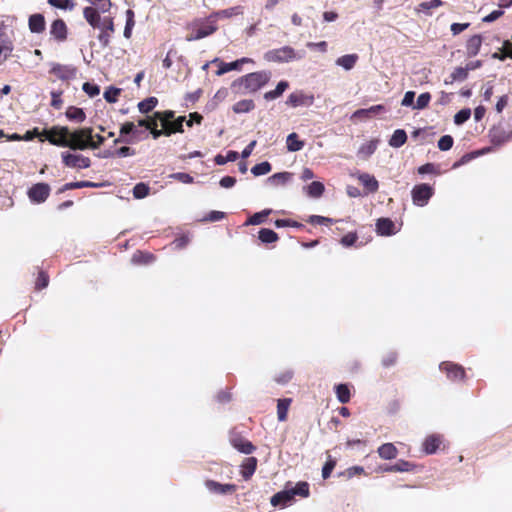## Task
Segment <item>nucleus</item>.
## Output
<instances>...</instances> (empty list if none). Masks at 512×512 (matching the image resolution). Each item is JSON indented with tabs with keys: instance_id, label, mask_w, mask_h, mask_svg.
Wrapping results in <instances>:
<instances>
[{
	"instance_id": "nucleus-1",
	"label": "nucleus",
	"mask_w": 512,
	"mask_h": 512,
	"mask_svg": "<svg viewBox=\"0 0 512 512\" xmlns=\"http://www.w3.org/2000/svg\"><path fill=\"white\" fill-rule=\"evenodd\" d=\"M271 78L270 71H257L246 74L233 82V87H239L243 92L255 93L264 87Z\"/></svg>"
},
{
	"instance_id": "nucleus-2",
	"label": "nucleus",
	"mask_w": 512,
	"mask_h": 512,
	"mask_svg": "<svg viewBox=\"0 0 512 512\" xmlns=\"http://www.w3.org/2000/svg\"><path fill=\"white\" fill-rule=\"evenodd\" d=\"M175 113L172 110H166L163 112H155V117L159 119L161 126L164 127L166 136H170L174 133H182L183 123L185 122V116H179L174 119Z\"/></svg>"
},
{
	"instance_id": "nucleus-3",
	"label": "nucleus",
	"mask_w": 512,
	"mask_h": 512,
	"mask_svg": "<svg viewBox=\"0 0 512 512\" xmlns=\"http://www.w3.org/2000/svg\"><path fill=\"white\" fill-rule=\"evenodd\" d=\"M92 127H84L80 129H76L74 131H70L69 136L67 137L66 147L71 150H86L89 149V142L92 140Z\"/></svg>"
},
{
	"instance_id": "nucleus-4",
	"label": "nucleus",
	"mask_w": 512,
	"mask_h": 512,
	"mask_svg": "<svg viewBox=\"0 0 512 512\" xmlns=\"http://www.w3.org/2000/svg\"><path fill=\"white\" fill-rule=\"evenodd\" d=\"M42 134L51 145L66 147L70 130L67 126L54 125L50 129H44Z\"/></svg>"
},
{
	"instance_id": "nucleus-5",
	"label": "nucleus",
	"mask_w": 512,
	"mask_h": 512,
	"mask_svg": "<svg viewBox=\"0 0 512 512\" xmlns=\"http://www.w3.org/2000/svg\"><path fill=\"white\" fill-rule=\"evenodd\" d=\"M49 74L54 76L55 79L69 84L70 81L76 79L78 69L72 64H61L54 62L50 65Z\"/></svg>"
},
{
	"instance_id": "nucleus-6",
	"label": "nucleus",
	"mask_w": 512,
	"mask_h": 512,
	"mask_svg": "<svg viewBox=\"0 0 512 512\" xmlns=\"http://www.w3.org/2000/svg\"><path fill=\"white\" fill-rule=\"evenodd\" d=\"M300 58L296 51L290 46H284L278 49H272L264 54V59L268 62H289Z\"/></svg>"
},
{
	"instance_id": "nucleus-7",
	"label": "nucleus",
	"mask_w": 512,
	"mask_h": 512,
	"mask_svg": "<svg viewBox=\"0 0 512 512\" xmlns=\"http://www.w3.org/2000/svg\"><path fill=\"white\" fill-rule=\"evenodd\" d=\"M218 29L215 20L207 19L206 22H201L200 24H195L192 28V32L187 35L186 40L196 41L202 38H205L209 35H212Z\"/></svg>"
},
{
	"instance_id": "nucleus-8",
	"label": "nucleus",
	"mask_w": 512,
	"mask_h": 512,
	"mask_svg": "<svg viewBox=\"0 0 512 512\" xmlns=\"http://www.w3.org/2000/svg\"><path fill=\"white\" fill-rule=\"evenodd\" d=\"M62 163L69 168L86 169L91 166V160L82 154H74L68 151L61 153Z\"/></svg>"
},
{
	"instance_id": "nucleus-9",
	"label": "nucleus",
	"mask_w": 512,
	"mask_h": 512,
	"mask_svg": "<svg viewBox=\"0 0 512 512\" xmlns=\"http://www.w3.org/2000/svg\"><path fill=\"white\" fill-rule=\"evenodd\" d=\"M432 186L426 183L415 185L411 191L413 203L417 206H425L433 196Z\"/></svg>"
},
{
	"instance_id": "nucleus-10",
	"label": "nucleus",
	"mask_w": 512,
	"mask_h": 512,
	"mask_svg": "<svg viewBox=\"0 0 512 512\" xmlns=\"http://www.w3.org/2000/svg\"><path fill=\"white\" fill-rule=\"evenodd\" d=\"M100 30L97 38L102 47L106 48L110 45L112 34L115 32L114 20L110 16H105L102 19Z\"/></svg>"
},
{
	"instance_id": "nucleus-11",
	"label": "nucleus",
	"mask_w": 512,
	"mask_h": 512,
	"mask_svg": "<svg viewBox=\"0 0 512 512\" xmlns=\"http://www.w3.org/2000/svg\"><path fill=\"white\" fill-rule=\"evenodd\" d=\"M440 370L445 372L447 378L452 381H462L465 378V369L456 363L444 361L440 364Z\"/></svg>"
},
{
	"instance_id": "nucleus-12",
	"label": "nucleus",
	"mask_w": 512,
	"mask_h": 512,
	"mask_svg": "<svg viewBox=\"0 0 512 512\" xmlns=\"http://www.w3.org/2000/svg\"><path fill=\"white\" fill-rule=\"evenodd\" d=\"M314 100L315 98L313 94H306L302 91H296L288 96L286 104L294 108L299 106L309 107L313 105Z\"/></svg>"
},
{
	"instance_id": "nucleus-13",
	"label": "nucleus",
	"mask_w": 512,
	"mask_h": 512,
	"mask_svg": "<svg viewBox=\"0 0 512 512\" xmlns=\"http://www.w3.org/2000/svg\"><path fill=\"white\" fill-rule=\"evenodd\" d=\"M50 195V186L47 183L34 184L28 190V197L34 203L44 202Z\"/></svg>"
},
{
	"instance_id": "nucleus-14",
	"label": "nucleus",
	"mask_w": 512,
	"mask_h": 512,
	"mask_svg": "<svg viewBox=\"0 0 512 512\" xmlns=\"http://www.w3.org/2000/svg\"><path fill=\"white\" fill-rule=\"evenodd\" d=\"M51 36L58 42H64L68 37V28L63 19H56L50 26Z\"/></svg>"
},
{
	"instance_id": "nucleus-15",
	"label": "nucleus",
	"mask_w": 512,
	"mask_h": 512,
	"mask_svg": "<svg viewBox=\"0 0 512 512\" xmlns=\"http://www.w3.org/2000/svg\"><path fill=\"white\" fill-rule=\"evenodd\" d=\"M231 445L243 454H252L256 450V446L249 440L240 435L233 436L230 439Z\"/></svg>"
},
{
	"instance_id": "nucleus-16",
	"label": "nucleus",
	"mask_w": 512,
	"mask_h": 512,
	"mask_svg": "<svg viewBox=\"0 0 512 512\" xmlns=\"http://www.w3.org/2000/svg\"><path fill=\"white\" fill-rule=\"evenodd\" d=\"M205 486L210 492L222 495L232 494L237 490V486L235 484H221L214 480H206Z\"/></svg>"
},
{
	"instance_id": "nucleus-17",
	"label": "nucleus",
	"mask_w": 512,
	"mask_h": 512,
	"mask_svg": "<svg viewBox=\"0 0 512 512\" xmlns=\"http://www.w3.org/2000/svg\"><path fill=\"white\" fill-rule=\"evenodd\" d=\"M100 13L102 12L93 6H87L83 9L84 19L94 29H98L101 26L103 18L100 17Z\"/></svg>"
},
{
	"instance_id": "nucleus-18",
	"label": "nucleus",
	"mask_w": 512,
	"mask_h": 512,
	"mask_svg": "<svg viewBox=\"0 0 512 512\" xmlns=\"http://www.w3.org/2000/svg\"><path fill=\"white\" fill-rule=\"evenodd\" d=\"M254 61L251 58L243 57L234 62L226 63L221 61L218 66L217 75H223L232 70H239L241 65L244 63H253Z\"/></svg>"
},
{
	"instance_id": "nucleus-19",
	"label": "nucleus",
	"mask_w": 512,
	"mask_h": 512,
	"mask_svg": "<svg viewBox=\"0 0 512 512\" xmlns=\"http://www.w3.org/2000/svg\"><path fill=\"white\" fill-rule=\"evenodd\" d=\"M376 232L381 236H391L396 233L395 224L390 218H379L376 222Z\"/></svg>"
},
{
	"instance_id": "nucleus-20",
	"label": "nucleus",
	"mask_w": 512,
	"mask_h": 512,
	"mask_svg": "<svg viewBox=\"0 0 512 512\" xmlns=\"http://www.w3.org/2000/svg\"><path fill=\"white\" fill-rule=\"evenodd\" d=\"M442 444V437L437 434L427 436L423 442V450L426 454H434Z\"/></svg>"
},
{
	"instance_id": "nucleus-21",
	"label": "nucleus",
	"mask_w": 512,
	"mask_h": 512,
	"mask_svg": "<svg viewBox=\"0 0 512 512\" xmlns=\"http://www.w3.org/2000/svg\"><path fill=\"white\" fill-rule=\"evenodd\" d=\"M294 500V495L292 494L291 489H285L283 491H280L272 496L271 498V504L273 506H287L292 503Z\"/></svg>"
},
{
	"instance_id": "nucleus-22",
	"label": "nucleus",
	"mask_w": 512,
	"mask_h": 512,
	"mask_svg": "<svg viewBox=\"0 0 512 512\" xmlns=\"http://www.w3.org/2000/svg\"><path fill=\"white\" fill-rule=\"evenodd\" d=\"M13 51V43L5 32H0V63L5 61Z\"/></svg>"
},
{
	"instance_id": "nucleus-23",
	"label": "nucleus",
	"mask_w": 512,
	"mask_h": 512,
	"mask_svg": "<svg viewBox=\"0 0 512 512\" xmlns=\"http://www.w3.org/2000/svg\"><path fill=\"white\" fill-rule=\"evenodd\" d=\"M258 460L256 457H247L241 464V475L245 480H249L256 471Z\"/></svg>"
},
{
	"instance_id": "nucleus-24",
	"label": "nucleus",
	"mask_w": 512,
	"mask_h": 512,
	"mask_svg": "<svg viewBox=\"0 0 512 512\" xmlns=\"http://www.w3.org/2000/svg\"><path fill=\"white\" fill-rule=\"evenodd\" d=\"M28 26L32 33H42L45 30V18L40 13L32 14L28 20Z\"/></svg>"
},
{
	"instance_id": "nucleus-25",
	"label": "nucleus",
	"mask_w": 512,
	"mask_h": 512,
	"mask_svg": "<svg viewBox=\"0 0 512 512\" xmlns=\"http://www.w3.org/2000/svg\"><path fill=\"white\" fill-rule=\"evenodd\" d=\"M481 46H482L481 35L476 34V35L471 36L466 42L467 56L470 58L476 56L479 53Z\"/></svg>"
},
{
	"instance_id": "nucleus-26",
	"label": "nucleus",
	"mask_w": 512,
	"mask_h": 512,
	"mask_svg": "<svg viewBox=\"0 0 512 512\" xmlns=\"http://www.w3.org/2000/svg\"><path fill=\"white\" fill-rule=\"evenodd\" d=\"M156 260V257L154 254L147 252V251H141L137 250L134 252L131 258V262L135 265H148Z\"/></svg>"
},
{
	"instance_id": "nucleus-27",
	"label": "nucleus",
	"mask_w": 512,
	"mask_h": 512,
	"mask_svg": "<svg viewBox=\"0 0 512 512\" xmlns=\"http://www.w3.org/2000/svg\"><path fill=\"white\" fill-rule=\"evenodd\" d=\"M378 455L380 458L385 460H392L397 457L398 450L393 443H384L382 444L378 450Z\"/></svg>"
},
{
	"instance_id": "nucleus-28",
	"label": "nucleus",
	"mask_w": 512,
	"mask_h": 512,
	"mask_svg": "<svg viewBox=\"0 0 512 512\" xmlns=\"http://www.w3.org/2000/svg\"><path fill=\"white\" fill-rule=\"evenodd\" d=\"M385 110L383 105H374L367 109H358L353 113V118L367 119Z\"/></svg>"
},
{
	"instance_id": "nucleus-29",
	"label": "nucleus",
	"mask_w": 512,
	"mask_h": 512,
	"mask_svg": "<svg viewBox=\"0 0 512 512\" xmlns=\"http://www.w3.org/2000/svg\"><path fill=\"white\" fill-rule=\"evenodd\" d=\"M415 464L412 462L400 459L393 465H388L384 468L385 472H410L414 470Z\"/></svg>"
},
{
	"instance_id": "nucleus-30",
	"label": "nucleus",
	"mask_w": 512,
	"mask_h": 512,
	"mask_svg": "<svg viewBox=\"0 0 512 512\" xmlns=\"http://www.w3.org/2000/svg\"><path fill=\"white\" fill-rule=\"evenodd\" d=\"M65 115L70 121H74L76 123H83L86 119L84 110L76 106H69L66 109Z\"/></svg>"
},
{
	"instance_id": "nucleus-31",
	"label": "nucleus",
	"mask_w": 512,
	"mask_h": 512,
	"mask_svg": "<svg viewBox=\"0 0 512 512\" xmlns=\"http://www.w3.org/2000/svg\"><path fill=\"white\" fill-rule=\"evenodd\" d=\"M287 150L290 152H297L303 149L305 143L299 139L297 133L293 132L287 136L286 140Z\"/></svg>"
},
{
	"instance_id": "nucleus-32",
	"label": "nucleus",
	"mask_w": 512,
	"mask_h": 512,
	"mask_svg": "<svg viewBox=\"0 0 512 512\" xmlns=\"http://www.w3.org/2000/svg\"><path fill=\"white\" fill-rule=\"evenodd\" d=\"M292 399L291 398H284L279 399L277 401V417L278 420L283 422L287 420V414L289 407L291 405Z\"/></svg>"
},
{
	"instance_id": "nucleus-33",
	"label": "nucleus",
	"mask_w": 512,
	"mask_h": 512,
	"mask_svg": "<svg viewBox=\"0 0 512 512\" xmlns=\"http://www.w3.org/2000/svg\"><path fill=\"white\" fill-rule=\"evenodd\" d=\"M258 239L263 244H271L277 242L279 240V236L275 231L271 229L262 228L258 232Z\"/></svg>"
},
{
	"instance_id": "nucleus-34",
	"label": "nucleus",
	"mask_w": 512,
	"mask_h": 512,
	"mask_svg": "<svg viewBox=\"0 0 512 512\" xmlns=\"http://www.w3.org/2000/svg\"><path fill=\"white\" fill-rule=\"evenodd\" d=\"M407 141V134L403 129H397L389 140V145L394 148L403 146Z\"/></svg>"
},
{
	"instance_id": "nucleus-35",
	"label": "nucleus",
	"mask_w": 512,
	"mask_h": 512,
	"mask_svg": "<svg viewBox=\"0 0 512 512\" xmlns=\"http://www.w3.org/2000/svg\"><path fill=\"white\" fill-rule=\"evenodd\" d=\"M241 13H242L241 7L235 6V7H231L228 9H223V10L214 12L209 16V19L212 20L213 18H216V19L217 18H230V17L236 16V15H239Z\"/></svg>"
},
{
	"instance_id": "nucleus-36",
	"label": "nucleus",
	"mask_w": 512,
	"mask_h": 512,
	"mask_svg": "<svg viewBox=\"0 0 512 512\" xmlns=\"http://www.w3.org/2000/svg\"><path fill=\"white\" fill-rule=\"evenodd\" d=\"M335 393L340 403L346 404L351 399V392L347 384H338L335 386Z\"/></svg>"
},
{
	"instance_id": "nucleus-37",
	"label": "nucleus",
	"mask_w": 512,
	"mask_h": 512,
	"mask_svg": "<svg viewBox=\"0 0 512 512\" xmlns=\"http://www.w3.org/2000/svg\"><path fill=\"white\" fill-rule=\"evenodd\" d=\"M288 87L289 83L287 81H280L274 90L268 91L264 94L265 100L271 101L280 97Z\"/></svg>"
},
{
	"instance_id": "nucleus-38",
	"label": "nucleus",
	"mask_w": 512,
	"mask_h": 512,
	"mask_svg": "<svg viewBox=\"0 0 512 512\" xmlns=\"http://www.w3.org/2000/svg\"><path fill=\"white\" fill-rule=\"evenodd\" d=\"M271 213V210L270 209H265V210H262L261 212H257L255 214H253L252 216H250L246 222L244 223L245 226H248V225H260L262 223H264L267 219V217L269 216V214Z\"/></svg>"
},
{
	"instance_id": "nucleus-39",
	"label": "nucleus",
	"mask_w": 512,
	"mask_h": 512,
	"mask_svg": "<svg viewBox=\"0 0 512 512\" xmlns=\"http://www.w3.org/2000/svg\"><path fill=\"white\" fill-rule=\"evenodd\" d=\"M359 180L369 192H376L379 188L378 181L370 174L365 173L360 175Z\"/></svg>"
},
{
	"instance_id": "nucleus-40",
	"label": "nucleus",
	"mask_w": 512,
	"mask_h": 512,
	"mask_svg": "<svg viewBox=\"0 0 512 512\" xmlns=\"http://www.w3.org/2000/svg\"><path fill=\"white\" fill-rule=\"evenodd\" d=\"M101 186H102V184L94 183L91 181H78V182L66 183L60 191L80 189V188H96V187H101Z\"/></svg>"
},
{
	"instance_id": "nucleus-41",
	"label": "nucleus",
	"mask_w": 512,
	"mask_h": 512,
	"mask_svg": "<svg viewBox=\"0 0 512 512\" xmlns=\"http://www.w3.org/2000/svg\"><path fill=\"white\" fill-rule=\"evenodd\" d=\"M358 60V56L356 54H347L341 56L337 59L336 63L343 67L346 70L352 69Z\"/></svg>"
},
{
	"instance_id": "nucleus-42",
	"label": "nucleus",
	"mask_w": 512,
	"mask_h": 512,
	"mask_svg": "<svg viewBox=\"0 0 512 512\" xmlns=\"http://www.w3.org/2000/svg\"><path fill=\"white\" fill-rule=\"evenodd\" d=\"M255 107V104L253 102V100L251 99H244V100H240L238 102H236L234 105H233V111L237 114L239 113H247L251 110H253Z\"/></svg>"
},
{
	"instance_id": "nucleus-43",
	"label": "nucleus",
	"mask_w": 512,
	"mask_h": 512,
	"mask_svg": "<svg viewBox=\"0 0 512 512\" xmlns=\"http://www.w3.org/2000/svg\"><path fill=\"white\" fill-rule=\"evenodd\" d=\"M468 71L465 67H457L450 74L449 79L445 80V84H452L454 81H463L467 79Z\"/></svg>"
},
{
	"instance_id": "nucleus-44",
	"label": "nucleus",
	"mask_w": 512,
	"mask_h": 512,
	"mask_svg": "<svg viewBox=\"0 0 512 512\" xmlns=\"http://www.w3.org/2000/svg\"><path fill=\"white\" fill-rule=\"evenodd\" d=\"M306 190H307V194L310 197L318 198V197L322 196V194L324 193L325 187H324L323 183H321L319 181H313L312 183H310L307 186Z\"/></svg>"
},
{
	"instance_id": "nucleus-45",
	"label": "nucleus",
	"mask_w": 512,
	"mask_h": 512,
	"mask_svg": "<svg viewBox=\"0 0 512 512\" xmlns=\"http://www.w3.org/2000/svg\"><path fill=\"white\" fill-rule=\"evenodd\" d=\"M158 104V99L156 97H148L143 101L138 103V109L141 113H149L152 111Z\"/></svg>"
},
{
	"instance_id": "nucleus-46",
	"label": "nucleus",
	"mask_w": 512,
	"mask_h": 512,
	"mask_svg": "<svg viewBox=\"0 0 512 512\" xmlns=\"http://www.w3.org/2000/svg\"><path fill=\"white\" fill-rule=\"evenodd\" d=\"M442 5H443V2L441 0H431V1H426V2L420 3L418 5V7L416 8V10L418 12L423 11L426 15L430 16L431 9L438 8Z\"/></svg>"
},
{
	"instance_id": "nucleus-47",
	"label": "nucleus",
	"mask_w": 512,
	"mask_h": 512,
	"mask_svg": "<svg viewBox=\"0 0 512 512\" xmlns=\"http://www.w3.org/2000/svg\"><path fill=\"white\" fill-rule=\"evenodd\" d=\"M292 494L295 496H300L302 498H306L310 495L309 484L305 481L298 482L295 487L291 488Z\"/></svg>"
},
{
	"instance_id": "nucleus-48",
	"label": "nucleus",
	"mask_w": 512,
	"mask_h": 512,
	"mask_svg": "<svg viewBox=\"0 0 512 512\" xmlns=\"http://www.w3.org/2000/svg\"><path fill=\"white\" fill-rule=\"evenodd\" d=\"M126 25H125V28H124V37L129 39L132 35V29L135 25V20H134V12L131 10V9H128L126 11Z\"/></svg>"
},
{
	"instance_id": "nucleus-49",
	"label": "nucleus",
	"mask_w": 512,
	"mask_h": 512,
	"mask_svg": "<svg viewBox=\"0 0 512 512\" xmlns=\"http://www.w3.org/2000/svg\"><path fill=\"white\" fill-rule=\"evenodd\" d=\"M271 169H272L271 164L267 161H264V162H261L259 164H256L255 166H253L251 169V172L255 176H261V175L268 174L271 171Z\"/></svg>"
},
{
	"instance_id": "nucleus-50",
	"label": "nucleus",
	"mask_w": 512,
	"mask_h": 512,
	"mask_svg": "<svg viewBox=\"0 0 512 512\" xmlns=\"http://www.w3.org/2000/svg\"><path fill=\"white\" fill-rule=\"evenodd\" d=\"M150 188L145 183H138L133 188V196L136 199H142L148 196Z\"/></svg>"
},
{
	"instance_id": "nucleus-51",
	"label": "nucleus",
	"mask_w": 512,
	"mask_h": 512,
	"mask_svg": "<svg viewBox=\"0 0 512 512\" xmlns=\"http://www.w3.org/2000/svg\"><path fill=\"white\" fill-rule=\"evenodd\" d=\"M308 223L312 225H328L335 222L332 218L320 216V215H311L306 220Z\"/></svg>"
},
{
	"instance_id": "nucleus-52",
	"label": "nucleus",
	"mask_w": 512,
	"mask_h": 512,
	"mask_svg": "<svg viewBox=\"0 0 512 512\" xmlns=\"http://www.w3.org/2000/svg\"><path fill=\"white\" fill-rule=\"evenodd\" d=\"M121 93V89L110 87L104 92V98L108 103H115Z\"/></svg>"
},
{
	"instance_id": "nucleus-53",
	"label": "nucleus",
	"mask_w": 512,
	"mask_h": 512,
	"mask_svg": "<svg viewBox=\"0 0 512 512\" xmlns=\"http://www.w3.org/2000/svg\"><path fill=\"white\" fill-rule=\"evenodd\" d=\"M471 116V110L468 108L462 109L458 111L454 116V123L456 125H461L466 122Z\"/></svg>"
},
{
	"instance_id": "nucleus-54",
	"label": "nucleus",
	"mask_w": 512,
	"mask_h": 512,
	"mask_svg": "<svg viewBox=\"0 0 512 512\" xmlns=\"http://www.w3.org/2000/svg\"><path fill=\"white\" fill-rule=\"evenodd\" d=\"M63 94V91L62 90H59V91H51L50 95H51V103L50 105L55 108V109H61L62 106H63V100L61 98Z\"/></svg>"
},
{
	"instance_id": "nucleus-55",
	"label": "nucleus",
	"mask_w": 512,
	"mask_h": 512,
	"mask_svg": "<svg viewBox=\"0 0 512 512\" xmlns=\"http://www.w3.org/2000/svg\"><path fill=\"white\" fill-rule=\"evenodd\" d=\"M454 143L453 137L450 135L442 136L438 141V148L441 151H448L452 148Z\"/></svg>"
},
{
	"instance_id": "nucleus-56",
	"label": "nucleus",
	"mask_w": 512,
	"mask_h": 512,
	"mask_svg": "<svg viewBox=\"0 0 512 512\" xmlns=\"http://www.w3.org/2000/svg\"><path fill=\"white\" fill-rule=\"evenodd\" d=\"M48 284H49V276L47 275L46 272L40 271L36 278V281H35V288L37 290H41V289L46 288L48 286Z\"/></svg>"
},
{
	"instance_id": "nucleus-57",
	"label": "nucleus",
	"mask_w": 512,
	"mask_h": 512,
	"mask_svg": "<svg viewBox=\"0 0 512 512\" xmlns=\"http://www.w3.org/2000/svg\"><path fill=\"white\" fill-rule=\"evenodd\" d=\"M94 8L99 9L102 13H106L110 10L112 3L110 0H88Z\"/></svg>"
},
{
	"instance_id": "nucleus-58",
	"label": "nucleus",
	"mask_w": 512,
	"mask_h": 512,
	"mask_svg": "<svg viewBox=\"0 0 512 512\" xmlns=\"http://www.w3.org/2000/svg\"><path fill=\"white\" fill-rule=\"evenodd\" d=\"M357 240H358L357 232H349L341 238L340 243L344 247H351L357 242Z\"/></svg>"
},
{
	"instance_id": "nucleus-59",
	"label": "nucleus",
	"mask_w": 512,
	"mask_h": 512,
	"mask_svg": "<svg viewBox=\"0 0 512 512\" xmlns=\"http://www.w3.org/2000/svg\"><path fill=\"white\" fill-rule=\"evenodd\" d=\"M431 100V95L429 92L422 93L418 96L416 105L414 106L415 109H424L429 105V102Z\"/></svg>"
},
{
	"instance_id": "nucleus-60",
	"label": "nucleus",
	"mask_w": 512,
	"mask_h": 512,
	"mask_svg": "<svg viewBox=\"0 0 512 512\" xmlns=\"http://www.w3.org/2000/svg\"><path fill=\"white\" fill-rule=\"evenodd\" d=\"M82 89L89 97H95L100 93L99 86L90 82H85Z\"/></svg>"
},
{
	"instance_id": "nucleus-61",
	"label": "nucleus",
	"mask_w": 512,
	"mask_h": 512,
	"mask_svg": "<svg viewBox=\"0 0 512 512\" xmlns=\"http://www.w3.org/2000/svg\"><path fill=\"white\" fill-rule=\"evenodd\" d=\"M335 466H336V460L329 457V459L326 461V463L324 464V466L322 468V477L324 479L329 478L333 469L335 468Z\"/></svg>"
},
{
	"instance_id": "nucleus-62",
	"label": "nucleus",
	"mask_w": 512,
	"mask_h": 512,
	"mask_svg": "<svg viewBox=\"0 0 512 512\" xmlns=\"http://www.w3.org/2000/svg\"><path fill=\"white\" fill-rule=\"evenodd\" d=\"M293 378V371L285 370L275 376V381L279 384H286Z\"/></svg>"
},
{
	"instance_id": "nucleus-63",
	"label": "nucleus",
	"mask_w": 512,
	"mask_h": 512,
	"mask_svg": "<svg viewBox=\"0 0 512 512\" xmlns=\"http://www.w3.org/2000/svg\"><path fill=\"white\" fill-rule=\"evenodd\" d=\"M365 471H364V468L361 467V466H352L348 469H346L344 472H343V475L345 477H347L348 479H351L353 478L354 476H357V475H362L364 474Z\"/></svg>"
},
{
	"instance_id": "nucleus-64",
	"label": "nucleus",
	"mask_w": 512,
	"mask_h": 512,
	"mask_svg": "<svg viewBox=\"0 0 512 512\" xmlns=\"http://www.w3.org/2000/svg\"><path fill=\"white\" fill-rule=\"evenodd\" d=\"M397 362V353L389 352L382 358V365L386 368H389L395 365Z\"/></svg>"
}]
</instances>
